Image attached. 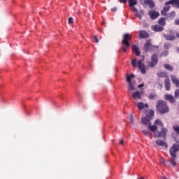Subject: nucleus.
<instances>
[{
  "instance_id": "1",
  "label": "nucleus",
  "mask_w": 179,
  "mask_h": 179,
  "mask_svg": "<svg viewBox=\"0 0 179 179\" xmlns=\"http://www.w3.org/2000/svg\"><path fill=\"white\" fill-rule=\"evenodd\" d=\"M178 152H179V144H173L169 149V153L171 155L170 163L173 167H176L177 165L176 160Z\"/></svg>"
},
{
  "instance_id": "2",
  "label": "nucleus",
  "mask_w": 179,
  "mask_h": 179,
  "mask_svg": "<svg viewBox=\"0 0 179 179\" xmlns=\"http://www.w3.org/2000/svg\"><path fill=\"white\" fill-rule=\"evenodd\" d=\"M156 110L159 114H167L170 111L169 104L166 101L158 100L157 101Z\"/></svg>"
},
{
  "instance_id": "3",
  "label": "nucleus",
  "mask_w": 179,
  "mask_h": 179,
  "mask_svg": "<svg viewBox=\"0 0 179 179\" xmlns=\"http://www.w3.org/2000/svg\"><path fill=\"white\" fill-rule=\"evenodd\" d=\"M160 125L162 127V130L158 133V134H155V138H166V135H167V132L169 129L167 128H164V124H163V122L160 120H156L155 121V125Z\"/></svg>"
},
{
  "instance_id": "4",
  "label": "nucleus",
  "mask_w": 179,
  "mask_h": 179,
  "mask_svg": "<svg viewBox=\"0 0 179 179\" xmlns=\"http://www.w3.org/2000/svg\"><path fill=\"white\" fill-rule=\"evenodd\" d=\"M143 51L144 52H159V46L152 45V41L148 40L144 44Z\"/></svg>"
},
{
  "instance_id": "5",
  "label": "nucleus",
  "mask_w": 179,
  "mask_h": 179,
  "mask_svg": "<svg viewBox=\"0 0 179 179\" xmlns=\"http://www.w3.org/2000/svg\"><path fill=\"white\" fill-rule=\"evenodd\" d=\"M132 40V35L129 34V33L124 34L122 36V44H123V47L122 48V50L123 52H127V48H128L131 44L129 43V41Z\"/></svg>"
},
{
  "instance_id": "6",
  "label": "nucleus",
  "mask_w": 179,
  "mask_h": 179,
  "mask_svg": "<svg viewBox=\"0 0 179 179\" xmlns=\"http://www.w3.org/2000/svg\"><path fill=\"white\" fill-rule=\"evenodd\" d=\"M131 65L134 66V68H136V66H138V69L141 71V73H143V75L146 73V66L142 60L138 61L136 59H132Z\"/></svg>"
},
{
  "instance_id": "7",
  "label": "nucleus",
  "mask_w": 179,
  "mask_h": 179,
  "mask_svg": "<svg viewBox=\"0 0 179 179\" xmlns=\"http://www.w3.org/2000/svg\"><path fill=\"white\" fill-rule=\"evenodd\" d=\"M131 78H134V74H131L130 76H127V80L129 83V90L131 92H134L135 90V81L131 80Z\"/></svg>"
},
{
  "instance_id": "8",
  "label": "nucleus",
  "mask_w": 179,
  "mask_h": 179,
  "mask_svg": "<svg viewBox=\"0 0 179 179\" xmlns=\"http://www.w3.org/2000/svg\"><path fill=\"white\" fill-rule=\"evenodd\" d=\"M158 62H159V57H157V55L153 54L151 57V62L150 63V68H153V66H155V65H157Z\"/></svg>"
},
{
  "instance_id": "9",
  "label": "nucleus",
  "mask_w": 179,
  "mask_h": 179,
  "mask_svg": "<svg viewBox=\"0 0 179 179\" xmlns=\"http://www.w3.org/2000/svg\"><path fill=\"white\" fill-rule=\"evenodd\" d=\"M169 1H167L166 3H165V6L164 7V8L161 11V15L162 16H166L167 15V12H169V10H170V6L169 5H171V3H168Z\"/></svg>"
},
{
  "instance_id": "10",
  "label": "nucleus",
  "mask_w": 179,
  "mask_h": 179,
  "mask_svg": "<svg viewBox=\"0 0 179 179\" xmlns=\"http://www.w3.org/2000/svg\"><path fill=\"white\" fill-rule=\"evenodd\" d=\"M148 15L150 17V19H152V20H155V19H157L158 16H160V13H159V12H157L156 10H150L148 12Z\"/></svg>"
},
{
  "instance_id": "11",
  "label": "nucleus",
  "mask_w": 179,
  "mask_h": 179,
  "mask_svg": "<svg viewBox=\"0 0 179 179\" xmlns=\"http://www.w3.org/2000/svg\"><path fill=\"white\" fill-rule=\"evenodd\" d=\"M142 94H143V92H141L139 91H136L133 92L132 97L134 100H142Z\"/></svg>"
},
{
  "instance_id": "12",
  "label": "nucleus",
  "mask_w": 179,
  "mask_h": 179,
  "mask_svg": "<svg viewBox=\"0 0 179 179\" xmlns=\"http://www.w3.org/2000/svg\"><path fill=\"white\" fill-rule=\"evenodd\" d=\"M164 88L167 92L171 89V83H170V78L166 77L164 80Z\"/></svg>"
},
{
  "instance_id": "13",
  "label": "nucleus",
  "mask_w": 179,
  "mask_h": 179,
  "mask_svg": "<svg viewBox=\"0 0 179 179\" xmlns=\"http://www.w3.org/2000/svg\"><path fill=\"white\" fill-rule=\"evenodd\" d=\"M171 80L173 85H175L176 87L179 88V79L175 75L170 76Z\"/></svg>"
},
{
  "instance_id": "14",
  "label": "nucleus",
  "mask_w": 179,
  "mask_h": 179,
  "mask_svg": "<svg viewBox=\"0 0 179 179\" xmlns=\"http://www.w3.org/2000/svg\"><path fill=\"white\" fill-rule=\"evenodd\" d=\"M164 99L165 100H167L168 101H169V103H171L172 104H174V103H176V98L171 94H166L164 96Z\"/></svg>"
},
{
  "instance_id": "15",
  "label": "nucleus",
  "mask_w": 179,
  "mask_h": 179,
  "mask_svg": "<svg viewBox=\"0 0 179 179\" xmlns=\"http://www.w3.org/2000/svg\"><path fill=\"white\" fill-rule=\"evenodd\" d=\"M138 37L141 39L149 38V34L146 31L141 30L139 31Z\"/></svg>"
},
{
  "instance_id": "16",
  "label": "nucleus",
  "mask_w": 179,
  "mask_h": 179,
  "mask_svg": "<svg viewBox=\"0 0 179 179\" xmlns=\"http://www.w3.org/2000/svg\"><path fill=\"white\" fill-rule=\"evenodd\" d=\"M136 106L138 107V110H143V108H149V105L148 103H143V102L135 103Z\"/></svg>"
},
{
  "instance_id": "17",
  "label": "nucleus",
  "mask_w": 179,
  "mask_h": 179,
  "mask_svg": "<svg viewBox=\"0 0 179 179\" xmlns=\"http://www.w3.org/2000/svg\"><path fill=\"white\" fill-rule=\"evenodd\" d=\"M150 121L151 120L149 117H147L146 116H145L144 117H141V122L144 125H147L148 127L152 124Z\"/></svg>"
},
{
  "instance_id": "18",
  "label": "nucleus",
  "mask_w": 179,
  "mask_h": 179,
  "mask_svg": "<svg viewBox=\"0 0 179 179\" xmlns=\"http://www.w3.org/2000/svg\"><path fill=\"white\" fill-rule=\"evenodd\" d=\"M132 51L136 55V57H139L141 55V52L139 51V48L136 45H131Z\"/></svg>"
},
{
  "instance_id": "19",
  "label": "nucleus",
  "mask_w": 179,
  "mask_h": 179,
  "mask_svg": "<svg viewBox=\"0 0 179 179\" xmlns=\"http://www.w3.org/2000/svg\"><path fill=\"white\" fill-rule=\"evenodd\" d=\"M167 3H171L173 8L179 9V0H169Z\"/></svg>"
},
{
  "instance_id": "20",
  "label": "nucleus",
  "mask_w": 179,
  "mask_h": 179,
  "mask_svg": "<svg viewBox=\"0 0 179 179\" xmlns=\"http://www.w3.org/2000/svg\"><path fill=\"white\" fill-rule=\"evenodd\" d=\"M155 142L158 146H164V148H169L167 143L163 141L162 140L158 139Z\"/></svg>"
},
{
  "instance_id": "21",
  "label": "nucleus",
  "mask_w": 179,
  "mask_h": 179,
  "mask_svg": "<svg viewBox=\"0 0 179 179\" xmlns=\"http://www.w3.org/2000/svg\"><path fill=\"white\" fill-rule=\"evenodd\" d=\"M144 3L145 5H148L150 9H153L155 7V2H153V0H144Z\"/></svg>"
},
{
  "instance_id": "22",
  "label": "nucleus",
  "mask_w": 179,
  "mask_h": 179,
  "mask_svg": "<svg viewBox=\"0 0 179 179\" xmlns=\"http://www.w3.org/2000/svg\"><path fill=\"white\" fill-rule=\"evenodd\" d=\"M152 30L154 31H163V30H164V27L162 25L157 24L152 27Z\"/></svg>"
},
{
  "instance_id": "23",
  "label": "nucleus",
  "mask_w": 179,
  "mask_h": 179,
  "mask_svg": "<svg viewBox=\"0 0 179 179\" xmlns=\"http://www.w3.org/2000/svg\"><path fill=\"white\" fill-rule=\"evenodd\" d=\"M164 37L168 41H174V40H176V36H174V34H170V35L164 34Z\"/></svg>"
},
{
  "instance_id": "24",
  "label": "nucleus",
  "mask_w": 179,
  "mask_h": 179,
  "mask_svg": "<svg viewBox=\"0 0 179 179\" xmlns=\"http://www.w3.org/2000/svg\"><path fill=\"white\" fill-rule=\"evenodd\" d=\"M164 69H166V71H170V72H173V71H174V68L168 64H164Z\"/></svg>"
},
{
  "instance_id": "25",
  "label": "nucleus",
  "mask_w": 179,
  "mask_h": 179,
  "mask_svg": "<svg viewBox=\"0 0 179 179\" xmlns=\"http://www.w3.org/2000/svg\"><path fill=\"white\" fill-rule=\"evenodd\" d=\"M158 24H160V26H166V18L165 17H161L158 20Z\"/></svg>"
},
{
  "instance_id": "26",
  "label": "nucleus",
  "mask_w": 179,
  "mask_h": 179,
  "mask_svg": "<svg viewBox=\"0 0 179 179\" xmlns=\"http://www.w3.org/2000/svg\"><path fill=\"white\" fill-rule=\"evenodd\" d=\"M148 127L150 131H151L152 132H156V131H157V126L156 125L152 126V123L149 124Z\"/></svg>"
},
{
  "instance_id": "27",
  "label": "nucleus",
  "mask_w": 179,
  "mask_h": 179,
  "mask_svg": "<svg viewBox=\"0 0 179 179\" xmlns=\"http://www.w3.org/2000/svg\"><path fill=\"white\" fill-rule=\"evenodd\" d=\"M143 10H140L139 13L138 11L136 13V16L138 17V19H142V16L144 15Z\"/></svg>"
},
{
  "instance_id": "28",
  "label": "nucleus",
  "mask_w": 179,
  "mask_h": 179,
  "mask_svg": "<svg viewBox=\"0 0 179 179\" xmlns=\"http://www.w3.org/2000/svg\"><path fill=\"white\" fill-rule=\"evenodd\" d=\"M155 115V111L153 110H150L148 111V114L145 115L147 118H149L150 120H152V117Z\"/></svg>"
},
{
  "instance_id": "29",
  "label": "nucleus",
  "mask_w": 179,
  "mask_h": 179,
  "mask_svg": "<svg viewBox=\"0 0 179 179\" xmlns=\"http://www.w3.org/2000/svg\"><path fill=\"white\" fill-rule=\"evenodd\" d=\"M138 3V1L136 0H129V6H135Z\"/></svg>"
},
{
  "instance_id": "30",
  "label": "nucleus",
  "mask_w": 179,
  "mask_h": 179,
  "mask_svg": "<svg viewBox=\"0 0 179 179\" xmlns=\"http://www.w3.org/2000/svg\"><path fill=\"white\" fill-rule=\"evenodd\" d=\"M168 17H169V19H174V17H176V12L171 11L168 14Z\"/></svg>"
},
{
  "instance_id": "31",
  "label": "nucleus",
  "mask_w": 179,
  "mask_h": 179,
  "mask_svg": "<svg viewBox=\"0 0 179 179\" xmlns=\"http://www.w3.org/2000/svg\"><path fill=\"white\" fill-rule=\"evenodd\" d=\"M166 73L165 72H159L157 73V76H159V78H166Z\"/></svg>"
},
{
  "instance_id": "32",
  "label": "nucleus",
  "mask_w": 179,
  "mask_h": 179,
  "mask_svg": "<svg viewBox=\"0 0 179 179\" xmlns=\"http://www.w3.org/2000/svg\"><path fill=\"white\" fill-rule=\"evenodd\" d=\"M174 97L176 99H179V87L175 90Z\"/></svg>"
},
{
  "instance_id": "33",
  "label": "nucleus",
  "mask_w": 179,
  "mask_h": 179,
  "mask_svg": "<svg viewBox=\"0 0 179 179\" xmlns=\"http://www.w3.org/2000/svg\"><path fill=\"white\" fill-rule=\"evenodd\" d=\"M156 96L157 95L155 94H150L148 99H150V100H156Z\"/></svg>"
},
{
  "instance_id": "34",
  "label": "nucleus",
  "mask_w": 179,
  "mask_h": 179,
  "mask_svg": "<svg viewBox=\"0 0 179 179\" xmlns=\"http://www.w3.org/2000/svg\"><path fill=\"white\" fill-rule=\"evenodd\" d=\"M170 47H171L170 43H164V49L169 50V48H170Z\"/></svg>"
},
{
  "instance_id": "35",
  "label": "nucleus",
  "mask_w": 179,
  "mask_h": 179,
  "mask_svg": "<svg viewBox=\"0 0 179 179\" xmlns=\"http://www.w3.org/2000/svg\"><path fill=\"white\" fill-rule=\"evenodd\" d=\"M169 55V50H164L162 52L161 57H167Z\"/></svg>"
},
{
  "instance_id": "36",
  "label": "nucleus",
  "mask_w": 179,
  "mask_h": 179,
  "mask_svg": "<svg viewBox=\"0 0 179 179\" xmlns=\"http://www.w3.org/2000/svg\"><path fill=\"white\" fill-rule=\"evenodd\" d=\"M68 21H69V24H72V23H73V17H70Z\"/></svg>"
},
{
  "instance_id": "37",
  "label": "nucleus",
  "mask_w": 179,
  "mask_h": 179,
  "mask_svg": "<svg viewBox=\"0 0 179 179\" xmlns=\"http://www.w3.org/2000/svg\"><path fill=\"white\" fill-rule=\"evenodd\" d=\"M130 8H131L133 12H135L136 13L138 12V9L136 8L135 6H130Z\"/></svg>"
},
{
  "instance_id": "38",
  "label": "nucleus",
  "mask_w": 179,
  "mask_h": 179,
  "mask_svg": "<svg viewBox=\"0 0 179 179\" xmlns=\"http://www.w3.org/2000/svg\"><path fill=\"white\" fill-rule=\"evenodd\" d=\"M94 43H99V38H97L96 35L94 36Z\"/></svg>"
},
{
  "instance_id": "39",
  "label": "nucleus",
  "mask_w": 179,
  "mask_h": 179,
  "mask_svg": "<svg viewBox=\"0 0 179 179\" xmlns=\"http://www.w3.org/2000/svg\"><path fill=\"white\" fill-rule=\"evenodd\" d=\"M143 135H145L146 136H148L149 135V131L143 130Z\"/></svg>"
},
{
  "instance_id": "40",
  "label": "nucleus",
  "mask_w": 179,
  "mask_h": 179,
  "mask_svg": "<svg viewBox=\"0 0 179 179\" xmlns=\"http://www.w3.org/2000/svg\"><path fill=\"white\" fill-rule=\"evenodd\" d=\"M128 0H119V2H120V3H127Z\"/></svg>"
},
{
  "instance_id": "41",
  "label": "nucleus",
  "mask_w": 179,
  "mask_h": 179,
  "mask_svg": "<svg viewBox=\"0 0 179 179\" xmlns=\"http://www.w3.org/2000/svg\"><path fill=\"white\" fill-rule=\"evenodd\" d=\"M117 7H113V8H111L112 12H117Z\"/></svg>"
},
{
  "instance_id": "42",
  "label": "nucleus",
  "mask_w": 179,
  "mask_h": 179,
  "mask_svg": "<svg viewBox=\"0 0 179 179\" xmlns=\"http://www.w3.org/2000/svg\"><path fill=\"white\" fill-rule=\"evenodd\" d=\"M175 24H176L177 26H179V19L175 20Z\"/></svg>"
},
{
  "instance_id": "43",
  "label": "nucleus",
  "mask_w": 179,
  "mask_h": 179,
  "mask_svg": "<svg viewBox=\"0 0 179 179\" xmlns=\"http://www.w3.org/2000/svg\"><path fill=\"white\" fill-rule=\"evenodd\" d=\"M145 86V84H141L138 85V88L143 87Z\"/></svg>"
},
{
  "instance_id": "44",
  "label": "nucleus",
  "mask_w": 179,
  "mask_h": 179,
  "mask_svg": "<svg viewBox=\"0 0 179 179\" xmlns=\"http://www.w3.org/2000/svg\"><path fill=\"white\" fill-rule=\"evenodd\" d=\"M120 145H124V140L123 139H121L120 141Z\"/></svg>"
},
{
  "instance_id": "45",
  "label": "nucleus",
  "mask_w": 179,
  "mask_h": 179,
  "mask_svg": "<svg viewBox=\"0 0 179 179\" xmlns=\"http://www.w3.org/2000/svg\"><path fill=\"white\" fill-rule=\"evenodd\" d=\"M159 87V89H163V85L162 84H160V83H158Z\"/></svg>"
},
{
  "instance_id": "46",
  "label": "nucleus",
  "mask_w": 179,
  "mask_h": 179,
  "mask_svg": "<svg viewBox=\"0 0 179 179\" xmlns=\"http://www.w3.org/2000/svg\"><path fill=\"white\" fill-rule=\"evenodd\" d=\"M130 121L131 124H134V117L132 116L130 117Z\"/></svg>"
},
{
  "instance_id": "47",
  "label": "nucleus",
  "mask_w": 179,
  "mask_h": 179,
  "mask_svg": "<svg viewBox=\"0 0 179 179\" xmlns=\"http://www.w3.org/2000/svg\"><path fill=\"white\" fill-rule=\"evenodd\" d=\"M143 27H148V24L146 23H143Z\"/></svg>"
},
{
  "instance_id": "48",
  "label": "nucleus",
  "mask_w": 179,
  "mask_h": 179,
  "mask_svg": "<svg viewBox=\"0 0 179 179\" xmlns=\"http://www.w3.org/2000/svg\"><path fill=\"white\" fill-rule=\"evenodd\" d=\"M174 139H175L176 142H177V143H178L179 140H177V138H176V137H174Z\"/></svg>"
},
{
  "instance_id": "49",
  "label": "nucleus",
  "mask_w": 179,
  "mask_h": 179,
  "mask_svg": "<svg viewBox=\"0 0 179 179\" xmlns=\"http://www.w3.org/2000/svg\"><path fill=\"white\" fill-rule=\"evenodd\" d=\"M176 37H179V33L176 34Z\"/></svg>"
},
{
  "instance_id": "50",
  "label": "nucleus",
  "mask_w": 179,
  "mask_h": 179,
  "mask_svg": "<svg viewBox=\"0 0 179 179\" xmlns=\"http://www.w3.org/2000/svg\"><path fill=\"white\" fill-rule=\"evenodd\" d=\"M162 179H167V178H166V176H162Z\"/></svg>"
},
{
  "instance_id": "51",
  "label": "nucleus",
  "mask_w": 179,
  "mask_h": 179,
  "mask_svg": "<svg viewBox=\"0 0 179 179\" xmlns=\"http://www.w3.org/2000/svg\"><path fill=\"white\" fill-rule=\"evenodd\" d=\"M138 179H145V177L142 176L141 178H138Z\"/></svg>"
},
{
  "instance_id": "52",
  "label": "nucleus",
  "mask_w": 179,
  "mask_h": 179,
  "mask_svg": "<svg viewBox=\"0 0 179 179\" xmlns=\"http://www.w3.org/2000/svg\"><path fill=\"white\" fill-rule=\"evenodd\" d=\"M78 15H80V11H78Z\"/></svg>"
},
{
  "instance_id": "53",
  "label": "nucleus",
  "mask_w": 179,
  "mask_h": 179,
  "mask_svg": "<svg viewBox=\"0 0 179 179\" xmlns=\"http://www.w3.org/2000/svg\"><path fill=\"white\" fill-rule=\"evenodd\" d=\"M164 0H160L161 2H163Z\"/></svg>"
},
{
  "instance_id": "54",
  "label": "nucleus",
  "mask_w": 179,
  "mask_h": 179,
  "mask_svg": "<svg viewBox=\"0 0 179 179\" xmlns=\"http://www.w3.org/2000/svg\"><path fill=\"white\" fill-rule=\"evenodd\" d=\"M178 51H179V49H178Z\"/></svg>"
}]
</instances>
